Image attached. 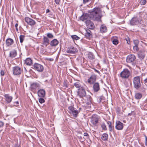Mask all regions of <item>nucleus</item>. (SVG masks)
Segmentation results:
<instances>
[{
  "label": "nucleus",
  "mask_w": 147,
  "mask_h": 147,
  "mask_svg": "<svg viewBox=\"0 0 147 147\" xmlns=\"http://www.w3.org/2000/svg\"><path fill=\"white\" fill-rule=\"evenodd\" d=\"M124 84L126 87L129 86V84L127 82L125 81L124 83Z\"/></svg>",
  "instance_id": "864d4df0"
},
{
  "label": "nucleus",
  "mask_w": 147,
  "mask_h": 147,
  "mask_svg": "<svg viewBox=\"0 0 147 147\" xmlns=\"http://www.w3.org/2000/svg\"><path fill=\"white\" fill-rule=\"evenodd\" d=\"M25 63L27 65H30L32 63V61L30 58H28L25 60Z\"/></svg>",
  "instance_id": "cd10ccee"
},
{
  "label": "nucleus",
  "mask_w": 147,
  "mask_h": 147,
  "mask_svg": "<svg viewBox=\"0 0 147 147\" xmlns=\"http://www.w3.org/2000/svg\"><path fill=\"white\" fill-rule=\"evenodd\" d=\"M69 113L71 114L73 116L75 117H77L79 112L76 110L72 106H69L68 107Z\"/></svg>",
  "instance_id": "20e7f679"
},
{
  "label": "nucleus",
  "mask_w": 147,
  "mask_h": 147,
  "mask_svg": "<svg viewBox=\"0 0 147 147\" xmlns=\"http://www.w3.org/2000/svg\"><path fill=\"white\" fill-rule=\"evenodd\" d=\"M86 33L85 34V36L88 39H90L92 37V35L91 31L88 29H87L86 30Z\"/></svg>",
  "instance_id": "a211bd4d"
},
{
  "label": "nucleus",
  "mask_w": 147,
  "mask_h": 147,
  "mask_svg": "<svg viewBox=\"0 0 147 147\" xmlns=\"http://www.w3.org/2000/svg\"><path fill=\"white\" fill-rule=\"evenodd\" d=\"M90 16L88 13H86L83 14L80 18V20L83 21H86L87 20H90Z\"/></svg>",
  "instance_id": "4468645a"
},
{
  "label": "nucleus",
  "mask_w": 147,
  "mask_h": 147,
  "mask_svg": "<svg viewBox=\"0 0 147 147\" xmlns=\"http://www.w3.org/2000/svg\"><path fill=\"white\" fill-rule=\"evenodd\" d=\"M123 128V123L120 121H117L116 122L115 128L117 130H121Z\"/></svg>",
  "instance_id": "2eb2a0df"
},
{
  "label": "nucleus",
  "mask_w": 147,
  "mask_h": 147,
  "mask_svg": "<svg viewBox=\"0 0 147 147\" xmlns=\"http://www.w3.org/2000/svg\"><path fill=\"white\" fill-rule=\"evenodd\" d=\"M1 75L2 76H3L4 75V71L3 70H1L0 72Z\"/></svg>",
  "instance_id": "8fccbe9b"
},
{
  "label": "nucleus",
  "mask_w": 147,
  "mask_h": 147,
  "mask_svg": "<svg viewBox=\"0 0 147 147\" xmlns=\"http://www.w3.org/2000/svg\"><path fill=\"white\" fill-rule=\"evenodd\" d=\"M133 83L134 88L136 89H139L141 86L140 82V77L139 76H137L133 78Z\"/></svg>",
  "instance_id": "f03ea898"
},
{
  "label": "nucleus",
  "mask_w": 147,
  "mask_h": 147,
  "mask_svg": "<svg viewBox=\"0 0 147 147\" xmlns=\"http://www.w3.org/2000/svg\"><path fill=\"white\" fill-rule=\"evenodd\" d=\"M108 135L106 133L103 134L102 136V139L104 141H106L108 140Z\"/></svg>",
  "instance_id": "2f4dec72"
},
{
  "label": "nucleus",
  "mask_w": 147,
  "mask_h": 147,
  "mask_svg": "<svg viewBox=\"0 0 147 147\" xmlns=\"http://www.w3.org/2000/svg\"><path fill=\"white\" fill-rule=\"evenodd\" d=\"M45 81H47V80H45Z\"/></svg>",
  "instance_id": "774afa93"
},
{
  "label": "nucleus",
  "mask_w": 147,
  "mask_h": 147,
  "mask_svg": "<svg viewBox=\"0 0 147 147\" xmlns=\"http://www.w3.org/2000/svg\"><path fill=\"white\" fill-rule=\"evenodd\" d=\"M141 23V19L136 17L133 18L130 21V24L131 25H134Z\"/></svg>",
  "instance_id": "423d86ee"
},
{
  "label": "nucleus",
  "mask_w": 147,
  "mask_h": 147,
  "mask_svg": "<svg viewBox=\"0 0 147 147\" xmlns=\"http://www.w3.org/2000/svg\"><path fill=\"white\" fill-rule=\"evenodd\" d=\"M42 97H40L38 99V101L40 103H42L45 102V100L42 98Z\"/></svg>",
  "instance_id": "79ce46f5"
},
{
  "label": "nucleus",
  "mask_w": 147,
  "mask_h": 147,
  "mask_svg": "<svg viewBox=\"0 0 147 147\" xmlns=\"http://www.w3.org/2000/svg\"><path fill=\"white\" fill-rule=\"evenodd\" d=\"M16 103H17V104H18L19 102H18V101H17V102H16Z\"/></svg>",
  "instance_id": "69168bd1"
},
{
  "label": "nucleus",
  "mask_w": 147,
  "mask_h": 147,
  "mask_svg": "<svg viewBox=\"0 0 147 147\" xmlns=\"http://www.w3.org/2000/svg\"><path fill=\"white\" fill-rule=\"evenodd\" d=\"M16 30L17 31H18V28L17 27L16 28Z\"/></svg>",
  "instance_id": "0e129e2a"
},
{
  "label": "nucleus",
  "mask_w": 147,
  "mask_h": 147,
  "mask_svg": "<svg viewBox=\"0 0 147 147\" xmlns=\"http://www.w3.org/2000/svg\"><path fill=\"white\" fill-rule=\"evenodd\" d=\"M126 40V41H127V43H128V44H129V43H130V41H128V40Z\"/></svg>",
  "instance_id": "680f3d73"
},
{
  "label": "nucleus",
  "mask_w": 147,
  "mask_h": 147,
  "mask_svg": "<svg viewBox=\"0 0 147 147\" xmlns=\"http://www.w3.org/2000/svg\"><path fill=\"white\" fill-rule=\"evenodd\" d=\"M100 89V85L99 83H94L93 86V90L94 92H98Z\"/></svg>",
  "instance_id": "dca6fc26"
},
{
  "label": "nucleus",
  "mask_w": 147,
  "mask_h": 147,
  "mask_svg": "<svg viewBox=\"0 0 147 147\" xmlns=\"http://www.w3.org/2000/svg\"><path fill=\"white\" fill-rule=\"evenodd\" d=\"M96 75L93 74L92 75L88 80V82L91 84H94L96 81Z\"/></svg>",
  "instance_id": "ddd939ff"
},
{
  "label": "nucleus",
  "mask_w": 147,
  "mask_h": 147,
  "mask_svg": "<svg viewBox=\"0 0 147 147\" xmlns=\"http://www.w3.org/2000/svg\"><path fill=\"white\" fill-rule=\"evenodd\" d=\"M134 43L135 45H138L139 43V41L137 40H135L134 41Z\"/></svg>",
  "instance_id": "a18cd8bd"
},
{
  "label": "nucleus",
  "mask_w": 147,
  "mask_h": 147,
  "mask_svg": "<svg viewBox=\"0 0 147 147\" xmlns=\"http://www.w3.org/2000/svg\"><path fill=\"white\" fill-rule=\"evenodd\" d=\"M107 30V29L106 26L104 25H101L100 27V31L102 32H106Z\"/></svg>",
  "instance_id": "c85d7f7f"
},
{
  "label": "nucleus",
  "mask_w": 147,
  "mask_h": 147,
  "mask_svg": "<svg viewBox=\"0 0 147 147\" xmlns=\"http://www.w3.org/2000/svg\"><path fill=\"white\" fill-rule=\"evenodd\" d=\"M136 57L134 54H130L128 55L127 57L126 62L128 63L133 62L136 59Z\"/></svg>",
  "instance_id": "9d476101"
},
{
  "label": "nucleus",
  "mask_w": 147,
  "mask_h": 147,
  "mask_svg": "<svg viewBox=\"0 0 147 147\" xmlns=\"http://www.w3.org/2000/svg\"><path fill=\"white\" fill-rule=\"evenodd\" d=\"M90 13V18L94 21L99 22L101 20V10L99 7H95L93 9L89 10Z\"/></svg>",
  "instance_id": "f257e3e1"
},
{
  "label": "nucleus",
  "mask_w": 147,
  "mask_h": 147,
  "mask_svg": "<svg viewBox=\"0 0 147 147\" xmlns=\"http://www.w3.org/2000/svg\"><path fill=\"white\" fill-rule=\"evenodd\" d=\"M25 36L24 35H21L20 36V41L21 43H22L23 42Z\"/></svg>",
  "instance_id": "4c0bfd02"
},
{
  "label": "nucleus",
  "mask_w": 147,
  "mask_h": 147,
  "mask_svg": "<svg viewBox=\"0 0 147 147\" xmlns=\"http://www.w3.org/2000/svg\"><path fill=\"white\" fill-rule=\"evenodd\" d=\"M4 125V123L2 121H0V128H2L3 127Z\"/></svg>",
  "instance_id": "de8ad7c7"
},
{
  "label": "nucleus",
  "mask_w": 147,
  "mask_h": 147,
  "mask_svg": "<svg viewBox=\"0 0 147 147\" xmlns=\"http://www.w3.org/2000/svg\"><path fill=\"white\" fill-rule=\"evenodd\" d=\"M87 101L86 104L88 105H90L92 103V98L89 95L87 96Z\"/></svg>",
  "instance_id": "a878e982"
},
{
  "label": "nucleus",
  "mask_w": 147,
  "mask_h": 147,
  "mask_svg": "<svg viewBox=\"0 0 147 147\" xmlns=\"http://www.w3.org/2000/svg\"><path fill=\"white\" fill-rule=\"evenodd\" d=\"M66 52L68 53L74 54L78 52V50L76 48L73 46H71L67 48Z\"/></svg>",
  "instance_id": "6e6552de"
},
{
  "label": "nucleus",
  "mask_w": 147,
  "mask_h": 147,
  "mask_svg": "<svg viewBox=\"0 0 147 147\" xmlns=\"http://www.w3.org/2000/svg\"><path fill=\"white\" fill-rule=\"evenodd\" d=\"M98 121V118L96 116H93L91 120V122L94 125H96Z\"/></svg>",
  "instance_id": "b1692460"
},
{
  "label": "nucleus",
  "mask_w": 147,
  "mask_h": 147,
  "mask_svg": "<svg viewBox=\"0 0 147 147\" xmlns=\"http://www.w3.org/2000/svg\"><path fill=\"white\" fill-rule=\"evenodd\" d=\"M38 95L40 97H44L45 96V91L43 89H40L38 91Z\"/></svg>",
  "instance_id": "f3484780"
},
{
  "label": "nucleus",
  "mask_w": 147,
  "mask_h": 147,
  "mask_svg": "<svg viewBox=\"0 0 147 147\" xmlns=\"http://www.w3.org/2000/svg\"><path fill=\"white\" fill-rule=\"evenodd\" d=\"M17 51L15 50H13L10 51L9 53V57L13 58L15 57L17 55Z\"/></svg>",
  "instance_id": "5701e85b"
},
{
  "label": "nucleus",
  "mask_w": 147,
  "mask_h": 147,
  "mask_svg": "<svg viewBox=\"0 0 147 147\" xmlns=\"http://www.w3.org/2000/svg\"><path fill=\"white\" fill-rule=\"evenodd\" d=\"M84 136H89L87 132L84 133Z\"/></svg>",
  "instance_id": "4d7b16f0"
},
{
  "label": "nucleus",
  "mask_w": 147,
  "mask_h": 147,
  "mask_svg": "<svg viewBox=\"0 0 147 147\" xmlns=\"http://www.w3.org/2000/svg\"><path fill=\"white\" fill-rule=\"evenodd\" d=\"M79 109H80V110H81V108H79Z\"/></svg>",
  "instance_id": "338daca9"
},
{
  "label": "nucleus",
  "mask_w": 147,
  "mask_h": 147,
  "mask_svg": "<svg viewBox=\"0 0 147 147\" xmlns=\"http://www.w3.org/2000/svg\"><path fill=\"white\" fill-rule=\"evenodd\" d=\"M18 26V24L17 23L16 24H15V26L16 28Z\"/></svg>",
  "instance_id": "052dcab7"
},
{
  "label": "nucleus",
  "mask_w": 147,
  "mask_h": 147,
  "mask_svg": "<svg viewBox=\"0 0 147 147\" xmlns=\"http://www.w3.org/2000/svg\"><path fill=\"white\" fill-rule=\"evenodd\" d=\"M132 115V113H129L128 114V115Z\"/></svg>",
  "instance_id": "e2e57ef3"
},
{
  "label": "nucleus",
  "mask_w": 147,
  "mask_h": 147,
  "mask_svg": "<svg viewBox=\"0 0 147 147\" xmlns=\"http://www.w3.org/2000/svg\"><path fill=\"white\" fill-rule=\"evenodd\" d=\"M74 85L76 88H79L82 87H81V84L79 81L75 83L74 84Z\"/></svg>",
  "instance_id": "72a5a7b5"
},
{
  "label": "nucleus",
  "mask_w": 147,
  "mask_h": 147,
  "mask_svg": "<svg viewBox=\"0 0 147 147\" xmlns=\"http://www.w3.org/2000/svg\"><path fill=\"white\" fill-rule=\"evenodd\" d=\"M49 12H50V10L49 9H48L46 10V13H47Z\"/></svg>",
  "instance_id": "bf43d9fd"
},
{
  "label": "nucleus",
  "mask_w": 147,
  "mask_h": 147,
  "mask_svg": "<svg viewBox=\"0 0 147 147\" xmlns=\"http://www.w3.org/2000/svg\"><path fill=\"white\" fill-rule=\"evenodd\" d=\"M49 40L48 38L45 36H43L42 44L47 47L49 44Z\"/></svg>",
  "instance_id": "412c9836"
},
{
  "label": "nucleus",
  "mask_w": 147,
  "mask_h": 147,
  "mask_svg": "<svg viewBox=\"0 0 147 147\" xmlns=\"http://www.w3.org/2000/svg\"><path fill=\"white\" fill-rule=\"evenodd\" d=\"M14 147H20V145L18 143H16L15 144Z\"/></svg>",
  "instance_id": "6e6d98bb"
},
{
  "label": "nucleus",
  "mask_w": 147,
  "mask_h": 147,
  "mask_svg": "<svg viewBox=\"0 0 147 147\" xmlns=\"http://www.w3.org/2000/svg\"><path fill=\"white\" fill-rule=\"evenodd\" d=\"M145 144L146 146H147V137L146 136H145Z\"/></svg>",
  "instance_id": "5fc2aeb1"
},
{
  "label": "nucleus",
  "mask_w": 147,
  "mask_h": 147,
  "mask_svg": "<svg viewBox=\"0 0 147 147\" xmlns=\"http://www.w3.org/2000/svg\"><path fill=\"white\" fill-rule=\"evenodd\" d=\"M101 126L103 130H107L106 126L104 123H102L101 124Z\"/></svg>",
  "instance_id": "c9c22d12"
},
{
  "label": "nucleus",
  "mask_w": 147,
  "mask_h": 147,
  "mask_svg": "<svg viewBox=\"0 0 147 147\" xmlns=\"http://www.w3.org/2000/svg\"><path fill=\"white\" fill-rule=\"evenodd\" d=\"M55 3L57 5H59L60 0H54Z\"/></svg>",
  "instance_id": "603ef678"
},
{
  "label": "nucleus",
  "mask_w": 147,
  "mask_h": 147,
  "mask_svg": "<svg viewBox=\"0 0 147 147\" xmlns=\"http://www.w3.org/2000/svg\"><path fill=\"white\" fill-rule=\"evenodd\" d=\"M6 45L7 47H9L13 45L14 43V41L12 39L8 38H7L5 41Z\"/></svg>",
  "instance_id": "6ab92c4d"
},
{
  "label": "nucleus",
  "mask_w": 147,
  "mask_h": 147,
  "mask_svg": "<svg viewBox=\"0 0 147 147\" xmlns=\"http://www.w3.org/2000/svg\"><path fill=\"white\" fill-rule=\"evenodd\" d=\"M131 72L127 69H124L120 73V76L122 79H128L131 75Z\"/></svg>",
  "instance_id": "7ed1b4c3"
},
{
  "label": "nucleus",
  "mask_w": 147,
  "mask_h": 147,
  "mask_svg": "<svg viewBox=\"0 0 147 147\" xmlns=\"http://www.w3.org/2000/svg\"><path fill=\"white\" fill-rule=\"evenodd\" d=\"M133 49L135 51L137 52L139 50V48L138 45H134L133 47Z\"/></svg>",
  "instance_id": "37998d69"
},
{
  "label": "nucleus",
  "mask_w": 147,
  "mask_h": 147,
  "mask_svg": "<svg viewBox=\"0 0 147 147\" xmlns=\"http://www.w3.org/2000/svg\"><path fill=\"white\" fill-rule=\"evenodd\" d=\"M88 57L91 59H94L95 56L91 52H90L88 54Z\"/></svg>",
  "instance_id": "473e14b6"
},
{
  "label": "nucleus",
  "mask_w": 147,
  "mask_h": 147,
  "mask_svg": "<svg viewBox=\"0 0 147 147\" xmlns=\"http://www.w3.org/2000/svg\"><path fill=\"white\" fill-rule=\"evenodd\" d=\"M59 43V41L56 39H54L52 40L50 42V45L52 46H55Z\"/></svg>",
  "instance_id": "393cba45"
},
{
  "label": "nucleus",
  "mask_w": 147,
  "mask_h": 147,
  "mask_svg": "<svg viewBox=\"0 0 147 147\" xmlns=\"http://www.w3.org/2000/svg\"><path fill=\"white\" fill-rule=\"evenodd\" d=\"M144 84L147 86V77L144 80Z\"/></svg>",
  "instance_id": "3c124183"
},
{
  "label": "nucleus",
  "mask_w": 147,
  "mask_h": 147,
  "mask_svg": "<svg viewBox=\"0 0 147 147\" xmlns=\"http://www.w3.org/2000/svg\"><path fill=\"white\" fill-rule=\"evenodd\" d=\"M68 83V82H67L65 81H64L63 82L64 86L66 88H67L68 86L67 84Z\"/></svg>",
  "instance_id": "49530a36"
},
{
  "label": "nucleus",
  "mask_w": 147,
  "mask_h": 147,
  "mask_svg": "<svg viewBox=\"0 0 147 147\" xmlns=\"http://www.w3.org/2000/svg\"><path fill=\"white\" fill-rule=\"evenodd\" d=\"M107 123L109 126V131L111 132L113 131V129L114 128V127L112 126V123L111 122L109 121H107Z\"/></svg>",
  "instance_id": "7c9ffc66"
},
{
  "label": "nucleus",
  "mask_w": 147,
  "mask_h": 147,
  "mask_svg": "<svg viewBox=\"0 0 147 147\" xmlns=\"http://www.w3.org/2000/svg\"><path fill=\"white\" fill-rule=\"evenodd\" d=\"M25 20L28 24L31 26H34L36 24V22L34 20L28 17H26Z\"/></svg>",
  "instance_id": "9b49d317"
},
{
  "label": "nucleus",
  "mask_w": 147,
  "mask_h": 147,
  "mask_svg": "<svg viewBox=\"0 0 147 147\" xmlns=\"http://www.w3.org/2000/svg\"><path fill=\"white\" fill-rule=\"evenodd\" d=\"M102 96H101L99 97H98L97 99L98 101V102L100 103L101 102L102 100Z\"/></svg>",
  "instance_id": "09e8293b"
},
{
  "label": "nucleus",
  "mask_w": 147,
  "mask_h": 147,
  "mask_svg": "<svg viewBox=\"0 0 147 147\" xmlns=\"http://www.w3.org/2000/svg\"><path fill=\"white\" fill-rule=\"evenodd\" d=\"M113 43L115 45H116L118 44V40L117 39H114L113 40Z\"/></svg>",
  "instance_id": "c03bdc74"
},
{
  "label": "nucleus",
  "mask_w": 147,
  "mask_h": 147,
  "mask_svg": "<svg viewBox=\"0 0 147 147\" xmlns=\"http://www.w3.org/2000/svg\"><path fill=\"white\" fill-rule=\"evenodd\" d=\"M87 27L90 29H93L94 28V23L90 20H87L85 21Z\"/></svg>",
  "instance_id": "f8f14e48"
},
{
  "label": "nucleus",
  "mask_w": 147,
  "mask_h": 147,
  "mask_svg": "<svg viewBox=\"0 0 147 147\" xmlns=\"http://www.w3.org/2000/svg\"><path fill=\"white\" fill-rule=\"evenodd\" d=\"M78 94L80 97L82 98L86 96V93L84 87H82L80 88H78Z\"/></svg>",
  "instance_id": "0eeeda50"
},
{
  "label": "nucleus",
  "mask_w": 147,
  "mask_h": 147,
  "mask_svg": "<svg viewBox=\"0 0 147 147\" xmlns=\"http://www.w3.org/2000/svg\"><path fill=\"white\" fill-rule=\"evenodd\" d=\"M138 56L140 59L142 60L144 58L145 55L143 52L140 51L138 53Z\"/></svg>",
  "instance_id": "bb28decb"
},
{
  "label": "nucleus",
  "mask_w": 147,
  "mask_h": 147,
  "mask_svg": "<svg viewBox=\"0 0 147 147\" xmlns=\"http://www.w3.org/2000/svg\"><path fill=\"white\" fill-rule=\"evenodd\" d=\"M71 38L73 40H77L80 39V38L76 35H73L71 36Z\"/></svg>",
  "instance_id": "f704fd0d"
},
{
  "label": "nucleus",
  "mask_w": 147,
  "mask_h": 147,
  "mask_svg": "<svg viewBox=\"0 0 147 147\" xmlns=\"http://www.w3.org/2000/svg\"><path fill=\"white\" fill-rule=\"evenodd\" d=\"M4 96L5 98V100L7 103H9L11 101L13 97L12 96H10L9 94H5Z\"/></svg>",
  "instance_id": "4be33fe9"
},
{
  "label": "nucleus",
  "mask_w": 147,
  "mask_h": 147,
  "mask_svg": "<svg viewBox=\"0 0 147 147\" xmlns=\"http://www.w3.org/2000/svg\"><path fill=\"white\" fill-rule=\"evenodd\" d=\"M146 3V0H140V3L141 5H144Z\"/></svg>",
  "instance_id": "58836bf2"
},
{
  "label": "nucleus",
  "mask_w": 147,
  "mask_h": 147,
  "mask_svg": "<svg viewBox=\"0 0 147 147\" xmlns=\"http://www.w3.org/2000/svg\"><path fill=\"white\" fill-rule=\"evenodd\" d=\"M13 74L14 75H19L21 74L22 69L18 66H16L13 67Z\"/></svg>",
  "instance_id": "39448f33"
},
{
  "label": "nucleus",
  "mask_w": 147,
  "mask_h": 147,
  "mask_svg": "<svg viewBox=\"0 0 147 147\" xmlns=\"http://www.w3.org/2000/svg\"><path fill=\"white\" fill-rule=\"evenodd\" d=\"M33 67L34 69L39 72H42L44 69L43 66L38 63H34Z\"/></svg>",
  "instance_id": "1a4fd4ad"
},
{
  "label": "nucleus",
  "mask_w": 147,
  "mask_h": 147,
  "mask_svg": "<svg viewBox=\"0 0 147 147\" xmlns=\"http://www.w3.org/2000/svg\"><path fill=\"white\" fill-rule=\"evenodd\" d=\"M91 0H83V3L84 4H86L91 3Z\"/></svg>",
  "instance_id": "ea45409f"
},
{
  "label": "nucleus",
  "mask_w": 147,
  "mask_h": 147,
  "mask_svg": "<svg viewBox=\"0 0 147 147\" xmlns=\"http://www.w3.org/2000/svg\"><path fill=\"white\" fill-rule=\"evenodd\" d=\"M94 69V71H95L96 72H97V73H98V74H100V71H98V70H97L96 69Z\"/></svg>",
  "instance_id": "13d9d810"
},
{
  "label": "nucleus",
  "mask_w": 147,
  "mask_h": 147,
  "mask_svg": "<svg viewBox=\"0 0 147 147\" xmlns=\"http://www.w3.org/2000/svg\"><path fill=\"white\" fill-rule=\"evenodd\" d=\"M135 97L137 99H140L142 97V94L140 93H136L135 94Z\"/></svg>",
  "instance_id": "c756f323"
},
{
  "label": "nucleus",
  "mask_w": 147,
  "mask_h": 147,
  "mask_svg": "<svg viewBox=\"0 0 147 147\" xmlns=\"http://www.w3.org/2000/svg\"><path fill=\"white\" fill-rule=\"evenodd\" d=\"M116 113H117L118 114H119L121 113V109L119 107H117L116 108Z\"/></svg>",
  "instance_id": "a19ab883"
},
{
  "label": "nucleus",
  "mask_w": 147,
  "mask_h": 147,
  "mask_svg": "<svg viewBox=\"0 0 147 147\" xmlns=\"http://www.w3.org/2000/svg\"><path fill=\"white\" fill-rule=\"evenodd\" d=\"M47 38H54V36L51 33H48L47 34Z\"/></svg>",
  "instance_id": "e433bc0d"
},
{
  "label": "nucleus",
  "mask_w": 147,
  "mask_h": 147,
  "mask_svg": "<svg viewBox=\"0 0 147 147\" xmlns=\"http://www.w3.org/2000/svg\"><path fill=\"white\" fill-rule=\"evenodd\" d=\"M39 87V84L36 82L33 83L31 85L30 88L32 91L35 90Z\"/></svg>",
  "instance_id": "aec40b11"
}]
</instances>
